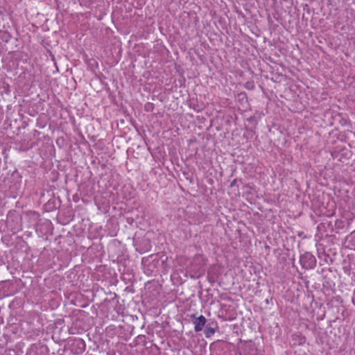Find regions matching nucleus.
<instances>
[{
	"label": "nucleus",
	"mask_w": 355,
	"mask_h": 355,
	"mask_svg": "<svg viewBox=\"0 0 355 355\" xmlns=\"http://www.w3.org/2000/svg\"><path fill=\"white\" fill-rule=\"evenodd\" d=\"M300 263L303 268L310 270L315 266L316 259L311 252H306L300 256Z\"/></svg>",
	"instance_id": "obj_1"
},
{
	"label": "nucleus",
	"mask_w": 355,
	"mask_h": 355,
	"mask_svg": "<svg viewBox=\"0 0 355 355\" xmlns=\"http://www.w3.org/2000/svg\"><path fill=\"white\" fill-rule=\"evenodd\" d=\"M206 318L203 315H200L196 318V320L193 321V324L195 325L194 329L196 332H199L202 330L204 326L206 323Z\"/></svg>",
	"instance_id": "obj_2"
},
{
	"label": "nucleus",
	"mask_w": 355,
	"mask_h": 355,
	"mask_svg": "<svg viewBox=\"0 0 355 355\" xmlns=\"http://www.w3.org/2000/svg\"><path fill=\"white\" fill-rule=\"evenodd\" d=\"M215 333V330L211 327H207L205 330L206 337H210Z\"/></svg>",
	"instance_id": "obj_3"
},
{
	"label": "nucleus",
	"mask_w": 355,
	"mask_h": 355,
	"mask_svg": "<svg viewBox=\"0 0 355 355\" xmlns=\"http://www.w3.org/2000/svg\"><path fill=\"white\" fill-rule=\"evenodd\" d=\"M352 301L353 304L355 306V290L354 291V293H353Z\"/></svg>",
	"instance_id": "obj_4"
}]
</instances>
